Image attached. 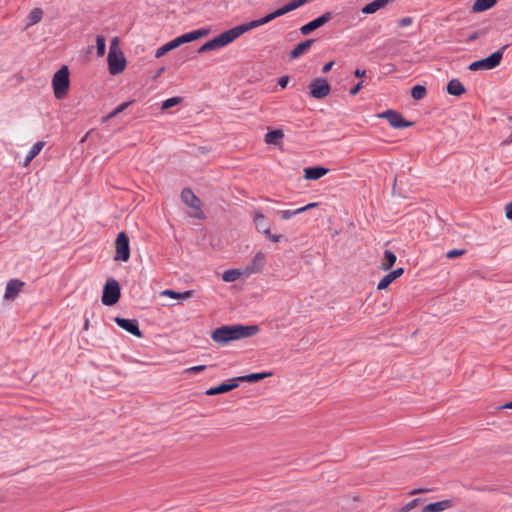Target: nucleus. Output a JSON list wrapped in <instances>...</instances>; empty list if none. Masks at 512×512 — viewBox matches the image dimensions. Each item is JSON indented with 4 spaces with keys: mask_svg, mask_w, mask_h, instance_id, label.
Wrapping results in <instances>:
<instances>
[{
    "mask_svg": "<svg viewBox=\"0 0 512 512\" xmlns=\"http://www.w3.org/2000/svg\"><path fill=\"white\" fill-rule=\"evenodd\" d=\"M366 74V71L365 70H361V69H356L354 71V75L355 77H358V78H361V77H364Z\"/></svg>",
    "mask_w": 512,
    "mask_h": 512,
    "instance_id": "53",
    "label": "nucleus"
},
{
    "mask_svg": "<svg viewBox=\"0 0 512 512\" xmlns=\"http://www.w3.org/2000/svg\"><path fill=\"white\" fill-rule=\"evenodd\" d=\"M181 101H182L181 97L168 98V99H166L165 101L162 102L161 108L163 110L169 109V108H171L173 106L178 105Z\"/></svg>",
    "mask_w": 512,
    "mask_h": 512,
    "instance_id": "35",
    "label": "nucleus"
},
{
    "mask_svg": "<svg viewBox=\"0 0 512 512\" xmlns=\"http://www.w3.org/2000/svg\"><path fill=\"white\" fill-rule=\"evenodd\" d=\"M164 69L161 68L160 70H158V74H160Z\"/></svg>",
    "mask_w": 512,
    "mask_h": 512,
    "instance_id": "59",
    "label": "nucleus"
},
{
    "mask_svg": "<svg viewBox=\"0 0 512 512\" xmlns=\"http://www.w3.org/2000/svg\"><path fill=\"white\" fill-rule=\"evenodd\" d=\"M256 228L259 232L263 233L264 235L265 234H268L269 233V225L266 223V221L264 220V222H261V223H258L256 225Z\"/></svg>",
    "mask_w": 512,
    "mask_h": 512,
    "instance_id": "41",
    "label": "nucleus"
},
{
    "mask_svg": "<svg viewBox=\"0 0 512 512\" xmlns=\"http://www.w3.org/2000/svg\"><path fill=\"white\" fill-rule=\"evenodd\" d=\"M452 506L450 500H442L434 503L427 504L420 512H442Z\"/></svg>",
    "mask_w": 512,
    "mask_h": 512,
    "instance_id": "18",
    "label": "nucleus"
},
{
    "mask_svg": "<svg viewBox=\"0 0 512 512\" xmlns=\"http://www.w3.org/2000/svg\"><path fill=\"white\" fill-rule=\"evenodd\" d=\"M173 40L176 42L177 47L181 46L182 44L194 41L192 32L182 34V35L174 38Z\"/></svg>",
    "mask_w": 512,
    "mask_h": 512,
    "instance_id": "34",
    "label": "nucleus"
},
{
    "mask_svg": "<svg viewBox=\"0 0 512 512\" xmlns=\"http://www.w3.org/2000/svg\"><path fill=\"white\" fill-rule=\"evenodd\" d=\"M115 322L119 327L129 332L130 334L141 338L142 332L139 329L138 321L136 319H126L121 317H116Z\"/></svg>",
    "mask_w": 512,
    "mask_h": 512,
    "instance_id": "14",
    "label": "nucleus"
},
{
    "mask_svg": "<svg viewBox=\"0 0 512 512\" xmlns=\"http://www.w3.org/2000/svg\"><path fill=\"white\" fill-rule=\"evenodd\" d=\"M70 86L69 70L67 66H62L52 78V87L56 99H63L68 93Z\"/></svg>",
    "mask_w": 512,
    "mask_h": 512,
    "instance_id": "3",
    "label": "nucleus"
},
{
    "mask_svg": "<svg viewBox=\"0 0 512 512\" xmlns=\"http://www.w3.org/2000/svg\"><path fill=\"white\" fill-rule=\"evenodd\" d=\"M403 272H404L403 268H398V269H395V270H393V271H391L389 273L392 275L393 279L395 280L398 277H400L403 274Z\"/></svg>",
    "mask_w": 512,
    "mask_h": 512,
    "instance_id": "50",
    "label": "nucleus"
},
{
    "mask_svg": "<svg viewBox=\"0 0 512 512\" xmlns=\"http://www.w3.org/2000/svg\"><path fill=\"white\" fill-rule=\"evenodd\" d=\"M88 325H89V321H88V320H86V321H85V324H84V328H85V329H88Z\"/></svg>",
    "mask_w": 512,
    "mask_h": 512,
    "instance_id": "58",
    "label": "nucleus"
},
{
    "mask_svg": "<svg viewBox=\"0 0 512 512\" xmlns=\"http://www.w3.org/2000/svg\"><path fill=\"white\" fill-rule=\"evenodd\" d=\"M300 213H301L300 208H297L295 210H280V211H277V214L280 215V217L283 220H288L291 217H293V216H295L297 214H300Z\"/></svg>",
    "mask_w": 512,
    "mask_h": 512,
    "instance_id": "37",
    "label": "nucleus"
},
{
    "mask_svg": "<svg viewBox=\"0 0 512 512\" xmlns=\"http://www.w3.org/2000/svg\"><path fill=\"white\" fill-rule=\"evenodd\" d=\"M317 205H318V204H317V203H315V202H313V203H309V204H307V205H305V206H303V207H300V211H301V213H302V212H305V211H307V210H309V209H312V208L316 207Z\"/></svg>",
    "mask_w": 512,
    "mask_h": 512,
    "instance_id": "51",
    "label": "nucleus"
},
{
    "mask_svg": "<svg viewBox=\"0 0 512 512\" xmlns=\"http://www.w3.org/2000/svg\"><path fill=\"white\" fill-rule=\"evenodd\" d=\"M507 48V45H504L500 50L492 53L490 56L477 60L472 62L469 65V69L471 71H478V70H491L495 67H497L502 58H503V51Z\"/></svg>",
    "mask_w": 512,
    "mask_h": 512,
    "instance_id": "5",
    "label": "nucleus"
},
{
    "mask_svg": "<svg viewBox=\"0 0 512 512\" xmlns=\"http://www.w3.org/2000/svg\"><path fill=\"white\" fill-rule=\"evenodd\" d=\"M426 95V87L423 85H415L411 90V96L415 100H421Z\"/></svg>",
    "mask_w": 512,
    "mask_h": 512,
    "instance_id": "32",
    "label": "nucleus"
},
{
    "mask_svg": "<svg viewBox=\"0 0 512 512\" xmlns=\"http://www.w3.org/2000/svg\"><path fill=\"white\" fill-rule=\"evenodd\" d=\"M258 331L257 325H225L216 328L211 337L214 342L226 345L234 340L251 337L257 334Z\"/></svg>",
    "mask_w": 512,
    "mask_h": 512,
    "instance_id": "1",
    "label": "nucleus"
},
{
    "mask_svg": "<svg viewBox=\"0 0 512 512\" xmlns=\"http://www.w3.org/2000/svg\"><path fill=\"white\" fill-rule=\"evenodd\" d=\"M191 32H192L193 40L195 41L199 38L207 36L210 33V29L209 28H200L197 30H193Z\"/></svg>",
    "mask_w": 512,
    "mask_h": 512,
    "instance_id": "38",
    "label": "nucleus"
},
{
    "mask_svg": "<svg viewBox=\"0 0 512 512\" xmlns=\"http://www.w3.org/2000/svg\"><path fill=\"white\" fill-rule=\"evenodd\" d=\"M396 259L397 257L392 251L385 250L384 257L381 263V268L385 271L389 270L395 264Z\"/></svg>",
    "mask_w": 512,
    "mask_h": 512,
    "instance_id": "27",
    "label": "nucleus"
},
{
    "mask_svg": "<svg viewBox=\"0 0 512 512\" xmlns=\"http://www.w3.org/2000/svg\"><path fill=\"white\" fill-rule=\"evenodd\" d=\"M288 82H289V77L288 76H282L278 80V85L281 88H285L288 85Z\"/></svg>",
    "mask_w": 512,
    "mask_h": 512,
    "instance_id": "47",
    "label": "nucleus"
},
{
    "mask_svg": "<svg viewBox=\"0 0 512 512\" xmlns=\"http://www.w3.org/2000/svg\"><path fill=\"white\" fill-rule=\"evenodd\" d=\"M423 490H413L410 492L411 495H414V494H417V493H420L422 492Z\"/></svg>",
    "mask_w": 512,
    "mask_h": 512,
    "instance_id": "57",
    "label": "nucleus"
},
{
    "mask_svg": "<svg viewBox=\"0 0 512 512\" xmlns=\"http://www.w3.org/2000/svg\"><path fill=\"white\" fill-rule=\"evenodd\" d=\"M119 298V283L113 278L108 279L103 289L102 303L106 306H112L118 302Z\"/></svg>",
    "mask_w": 512,
    "mask_h": 512,
    "instance_id": "6",
    "label": "nucleus"
},
{
    "mask_svg": "<svg viewBox=\"0 0 512 512\" xmlns=\"http://www.w3.org/2000/svg\"><path fill=\"white\" fill-rule=\"evenodd\" d=\"M96 48H97V55L103 56L106 51V39L103 35H97L96 37Z\"/></svg>",
    "mask_w": 512,
    "mask_h": 512,
    "instance_id": "33",
    "label": "nucleus"
},
{
    "mask_svg": "<svg viewBox=\"0 0 512 512\" xmlns=\"http://www.w3.org/2000/svg\"><path fill=\"white\" fill-rule=\"evenodd\" d=\"M499 409H512V401L500 406Z\"/></svg>",
    "mask_w": 512,
    "mask_h": 512,
    "instance_id": "55",
    "label": "nucleus"
},
{
    "mask_svg": "<svg viewBox=\"0 0 512 512\" xmlns=\"http://www.w3.org/2000/svg\"><path fill=\"white\" fill-rule=\"evenodd\" d=\"M272 20H273L272 15L269 13L265 17H262L260 19L253 20V21H250L247 23H243L241 25H238V27L241 31V34L243 35L244 33L248 32L254 28H257L259 26H262L264 24H267L268 22H270Z\"/></svg>",
    "mask_w": 512,
    "mask_h": 512,
    "instance_id": "16",
    "label": "nucleus"
},
{
    "mask_svg": "<svg viewBox=\"0 0 512 512\" xmlns=\"http://www.w3.org/2000/svg\"><path fill=\"white\" fill-rule=\"evenodd\" d=\"M413 22V19L411 17H404V18H401L400 20H398V25L400 27H407L409 25H411Z\"/></svg>",
    "mask_w": 512,
    "mask_h": 512,
    "instance_id": "43",
    "label": "nucleus"
},
{
    "mask_svg": "<svg viewBox=\"0 0 512 512\" xmlns=\"http://www.w3.org/2000/svg\"><path fill=\"white\" fill-rule=\"evenodd\" d=\"M264 220H265V217L262 213H260V212L255 213V216H254L255 225H257L258 223L264 222Z\"/></svg>",
    "mask_w": 512,
    "mask_h": 512,
    "instance_id": "49",
    "label": "nucleus"
},
{
    "mask_svg": "<svg viewBox=\"0 0 512 512\" xmlns=\"http://www.w3.org/2000/svg\"><path fill=\"white\" fill-rule=\"evenodd\" d=\"M315 42L314 39H307L299 44H297L290 52V59H297L304 53H306Z\"/></svg>",
    "mask_w": 512,
    "mask_h": 512,
    "instance_id": "17",
    "label": "nucleus"
},
{
    "mask_svg": "<svg viewBox=\"0 0 512 512\" xmlns=\"http://www.w3.org/2000/svg\"><path fill=\"white\" fill-rule=\"evenodd\" d=\"M182 201L189 207L195 210L193 217L197 219L204 218V212L201 209L200 199L189 188H185L181 192Z\"/></svg>",
    "mask_w": 512,
    "mask_h": 512,
    "instance_id": "9",
    "label": "nucleus"
},
{
    "mask_svg": "<svg viewBox=\"0 0 512 512\" xmlns=\"http://www.w3.org/2000/svg\"><path fill=\"white\" fill-rule=\"evenodd\" d=\"M244 271H240L239 269H229L224 271L222 274V279L225 282H234L238 280L242 275Z\"/></svg>",
    "mask_w": 512,
    "mask_h": 512,
    "instance_id": "28",
    "label": "nucleus"
},
{
    "mask_svg": "<svg viewBox=\"0 0 512 512\" xmlns=\"http://www.w3.org/2000/svg\"><path fill=\"white\" fill-rule=\"evenodd\" d=\"M333 65H334V62H333V61L326 63V64L323 66V68H322V72H323V73H327V72H329V71L331 70V68L333 67Z\"/></svg>",
    "mask_w": 512,
    "mask_h": 512,
    "instance_id": "52",
    "label": "nucleus"
},
{
    "mask_svg": "<svg viewBox=\"0 0 512 512\" xmlns=\"http://www.w3.org/2000/svg\"><path fill=\"white\" fill-rule=\"evenodd\" d=\"M237 387H238L237 380H235V378H232V379H229L225 383H222L218 386L209 388L208 390H206L205 394L208 396H213V395L229 392Z\"/></svg>",
    "mask_w": 512,
    "mask_h": 512,
    "instance_id": "15",
    "label": "nucleus"
},
{
    "mask_svg": "<svg viewBox=\"0 0 512 512\" xmlns=\"http://www.w3.org/2000/svg\"><path fill=\"white\" fill-rule=\"evenodd\" d=\"M331 18H332V14L330 12H326L323 15H321L320 17H318V18L310 21L309 23L303 25L300 28V32L303 35H308L312 31H314V30L320 28L321 26H323L324 24H326Z\"/></svg>",
    "mask_w": 512,
    "mask_h": 512,
    "instance_id": "13",
    "label": "nucleus"
},
{
    "mask_svg": "<svg viewBox=\"0 0 512 512\" xmlns=\"http://www.w3.org/2000/svg\"><path fill=\"white\" fill-rule=\"evenodd\" d=\"M465 253V250L463 249H453L447 252L446 257L449 259L462 256Z\"/></svg>",
    "mask_w": 512,
    "mask_h": 512,
    "instance_id": "40",
    "label": "nucleus"
},
{
    "mask_svg": "<svg viewBox=\"0 0 512 512\" xmlns=\"http://www.w3.org/2000/svg\"><path fill=\"white\" fill-rule=\"evenodd\" d=\"M447 92L454 96H460L466 92V89L458 79H452L447 84Z\"/></svg>",
    "mask_w": 512,
    "mask_h": 512,
    "instance_id": "22",
    "label": "nucleus"
},
{
    "mask_svg": "<svg viewBox=\"0 0 512 512\" xmlns=\"http://www.w3.org/2000/svg\"><path fill=\"white\" fill-rule=\"evenodd\" d=\"M284 137V133L280 129L272 130L266 133L265 135V142L267 144L271 145H278L280 144L281 140Z\"/></svg>",
    "mask_w": 512,
    "mask_h": 512,
    "instance_id": "23",
    "label": "nucleus"
},
{
    "mask_svg": "<svg viewBox=\"0 0 512 512\" xmlns=\"http://www.w3.org/2000/svg\"><path fill=\"white\" fill-rule=\"evenodd\" d=\"M115 261L127 262L130 258L129 238L125 232H119L115 241Z\"/></svg>",
    "mask_w": 512,
    "mask_h": 512,
    "instance_id": "7",
    "label": "nucleus"
},
{
    "mask_svg": "<svg viewBox=\"0 0 512 512\" xmlns=\"http://www.w3.org/2000/svg\"><path fill=\"white\" fill-rule=\"evenodd\" d=\"M497 0H475L472 8L474 12H483L492 8Z\"/></svg>",
    "mask_w": 512,
    "mask_h": 512,
    "instance_id": "26",
    "label": "nucleus"
},
{
    "mask_svg": "<svg viewBox=\"0 0 512 512\" xmlns=\"http://www.w3.org/2000/svg\"><path fill=\"white\" fill-rule=\"evenodd\" d=\"M44 146H45L44 141L36 142L31 147L30 151L28 152V154L25 158V161H24V166H28L30 164V162L41 152V150L43 149Z\"/></svg>",
    "mask_w": 512,
    "mask_h": 512,
    "instance_id": "24",
    "label": "nucleus"
},
{
    "mask_svg": "<svg viewBox=\"0 0 512 512\" xmlns=\"http://www.w3.org/2000/svg\"><path fill=\"white\" fill-rule=\"evenodd\" d=\"M505 215L507 219H512V201L506 204Z\"/></svg>",
    "mask_w": 512,
    "mask_h": 512,
    "instance_id": "46",
    "label": "nucleus"
},
{
    "mask_svg": "<svg viewBox=\"0 0 512 512\" xmlns=\"http://www.w3.org/2000/svg\"><path fill=\"white\" fill-rule=\"evenodd\" d=\"M42 16H43V11L40 8H34L33 10H31V12L28 15V25L27 26H32V25L37 24L38 22L41 21Z\"/></svg>",
    "mask_w": 512,
    "mask_h": 512,
    "instance_id": "30",
    "label": "nucleus"
},
{
    "mask_svg": "<svg viewBox=\"0 0 512 512\" xmlns=\"http://www.w3.org/2000/svg\"><path fill=\"white\" fill-rule=\"evenodd\" d=\"M362 87H363V82L361 81V82L357 83L353 88H351L350 94L352 96H355L362 89Z\"/></svg>",
    "mask_w": 512,
    "mask_h": 512,
    "instance_id": "45",
    "label": "nucleus"
},
{
    "mask_svg": "<svg viewBox=\"0 0 512 512\" xmlns=\"http://www.w3.org/2000/svg\"><path fill=\"white\" fill-rule=\"evenodd\" d=\"M271 375H272L271 372L252 373V374H247V375H244V376L236 377L235 380H237L238 384H239V382H250V383H253V382H257V381H260L262 379H265L267 377H270Z\"/></svg>",
    "mask_w": 512,
    "mask_h": 512,
    "instance_id": "20",
    "label": "nucleus"
},
{
    "mask_svg": "<svg viewBox=\"0 0 512 512\" xmlns=\"http://www.w3.org/2000/svg\"><path fill=\"white\" fill-rule=\"evenodd\" d=\"M116 115H118V113H116V110L114 109L113 111H111V112L107 115V119H112V118H114Z\"/></svg>",
    "mask_w": 512,
    "mask_h": 512,
    "instance_id": "56",
    "label": "nucleus"
},
{
    "mask_svg": "<svg viewBox=\"0 0 512 512\" xmlns=\"http://www.w3.org/2000/svg\"><path fill=\"white\" fill-rule=\"evenodd\" d=\"M312 98L323 99L330 94L331 86L325 78L317 77L308 85Z\"/></svg>",
    "mask_w": 512,
    "mask_h": 512,
    "instance_id": "8",
    "label": "nucleus"
},
{
    "mask_svg": "<svg viewBox=\"0 0 512 512\" xmlns=\"http://www.w3.org/2000/svg\"><path fill=\"white\" fill-rule=\"evenodd\" d=\"M24 286L25 282L21 281L20 279H10L6 284L5 293L3 296L4 300H14L17 298Z\"/></svg>",
    "mask_w": 512,
    "mask_h": 512,
    "instance_id": "12",
    "label": "nucleus"
},
{
    "mask_svg": "<svg viewBox=\"0 0 512 512\" xmlns=\"http://www.w3.org/2000/svg\"><path fill=\"white\" fill-rule=\"evenodd\" d=\"M270 14L272 15V19L273 20L276 19L277 17L281 16L280 11L278 9L273 11V12H271Z\"/></svg>",
    "mask_w": 512,
    "mask_h": 512,
    "instance_id": "54",
    "label": "nucleus"
},
{
    "mask_svg": "<svg viewBox=\"0 0 512 512\" xmlns=\"http://www.w3.org/2000/svg\"><path fill=\"white\" fill-rule=\"evenodd\" d=\"M419 499H413L411 500L410 502H408L407 504H405L400 510L399 512H409L410 510L414 509L418 503H419Z\"/></svg>",
    "mask_w": 512,
    "mask_h": 512,
    "instance_id": "39",
    "label": "nucleus"
},
{
    "mask_svg": "<svg viewBox=\"0 0 512 512\" xmlns=\"http://www.w3.org/2000/svg\"><path fill=\"white\" fill-rule=\"evenodd\" d=\"M130 104H131V102H130V101H128V102H124V103L120 104L119 106H117V107L115 108L116 113H118V114H119V113L123 112V111H124V110H125V109L130 105Z\"/></svg>",
    "mask_w": 512,
    "mask_h": 512,
    "instance_id": "48",
    "label": "nucleus"
},
{
    "mask_svg": "<svg viewBox=\"0 0 512 512\" xmlns=\"http://www.w3.org/2000/svg\"><path fill=\"white\" fill-rule=\"evenodd\" d=\"M392 0H374L362 8V13L364 14H373L379 9L385 7Z\"/></svg>",
    "mask_w": 512,
    "mask_h": 512,
    "instance_id": "21",
    "label": "nucleus"
},
{
    "mask_svg": "<svg viewBox=\"0 0 512 512\" xmlns=\"http://www.w3.org/2000/svg\"><path fill=\"white\" fill-rule=\"evenodd\" d=\"M206 368L205 365H198V366H193V367H189L185 370V372L187 373H198V372H202L204 371Z\"/></svg>",
    "mask_w": 512,
    "mask_h": 512,
    "instance_id": "42",
    "label": "nucleus"
},
{
    "mask_svg": "<svg viewBox=\"0 0 512 512\" xmlns=\"http://www.w3.org/2000/svg\"><path fill=\"white\" fill-rule=\"evenodd\" d=\"M329 172L324 167H309L304 170V177L307 180H318Z\"/></svg>",
    "mask_w": 512,
    "mask_h": 512,
    "instance_id": "19",
    "label": "nucleus"
},
{
    "mask_svg": "<svg viewBox=\"0 0 512 512\" xmlns=\"http://www.w3.org/2000/svg\"><path fill=\"white\" fill-rule=\"evenodd\" d=\"M309 1L310 0H292L289 3H287L286 5H284L283 7L279 8L278 10L280 11V14L282 16L288 12H291V11L305 5Z\"/></svg>",
    "mask_w": 512,
    "mask_h": 512,
    "instance_id": "25",
    "label": "nucleus"
},
{
    "mask_svg": "<svg viewBox=\"0 0 512 512\" xmlns=\"http://www.w3.org/2000/svg\"><path fill=\"white\" fill-rule=\"evenodd\" d=\"M380 117L387 119L389 124L396 129L406 128L412 125V123L405 120L400 113L393 110L383 112L380 114Z\"/></svg>",
    "mask_w": 512,
    "mask_h": 512,
    "instance_id": "10",
    "label": "nucleus"
},
{
    "mask_svg": "<svg viewBox=\"0 0 512 512\" xmlns=\"http://www.w3.org/2000/svg\"><path fill=\"white\" fill-rule=\"evenodd\" d=\"M118 43V39L114 38L112 40L110 50L108 53V68L111 75H117L124 71L126 67V60L122 52L116 51V46Z\"/></svg>",
    "mask_w": 512,
    "mask_h": 512,
    "instance_id": "4",
    "label": "nucleus"
},
{
    "mask_svg": "<svg viewBox=\"0 0 512 512\" xmlns=\"http://www.w3.org/2000/svg\"><path fill=\"white\" fill-rule=\"evenodd\" d=\"M394 281L390 273L386 274L378 283L377 289L384 290Z\"/></svg>",
    "mask_w": 512,
    "mask_h": 512,
    "instance_id": "36",
    "label": "nucleus"
},
{
    "mask_svg": "<svg viewBox=\"0 0 512 512\" xmlns=\"http://www.w3.org/2000/svg\"><path fill=\"white\" fill-rule=\"evenodd\" d=\"M265 236L268 239H270L272 242H274V243H277V242H279L282 239V235H280V234H272L270 230H269L268 234H265Z\"/></svg>",
    "mask_w": 512,
    "mask_h": 512,
    "instance_id": "44",
    "label": "nucleus"
},
{
    "mask_svg": "<svg viewBox=\"0 0 512 512\" xmlns=\"http://www.w3.org/2000/svg\"><path fill=\"white\" fill-rule=\"evenodd\" d=\"M161 295L167 296L172 299H188L192 296V291H185V292L179 293L174 290L167 289V290L162 291Z\"/></svg>",
    "mask_w": 512,
    "mask_h": 512,
    "instance_id": "29",
    "label": "nucleus"
},
{
    "mask_svg": "<svg viewBox=\"0 0 512 512\" xmlns=\"http://www.w3.org/2000/svg\"><path fill=\"white\" fill-rule=\"evenodd\" d=\"M266 264V256L263 252H257L250 263L245 267L244 273L246 275H251L254 273H259L263 270Z\"/></svg>",
    "mask_w": 512,
    "mask_h": 512,
    "instance_id": "11",
    "label": "nucleus"
},
{
    "mask_svg": "<svg viewBox=\"0 0 512 512\" xmlns=\"http://www.w3.org/2000/svg\"><path fill=\"white\" fill-rule=\"evenodd\" d=\"M241 31L238 26H235L227 31L222 32L218 36L214 37L213 39L207 41L204 43L199 49L198 53H206L208 51L217 50L220 48H223L233 41H235L237 38L241 36Z\"/></svg>",
    "mask_w": 512,
    "mask_h": 512,
    "instance_id": "2",
    "label": "nucleus"
},
{
    "mask_svg": "<svg viewBox=\"0 0 512 512\" xmlns=\"http://www.w3.org/2000/svg\"><path fill=\"white\" fill-rule=\"evenodd\" d=\"M176 48H178L176 45V42L174 40H171L156 50L155 57L160 58V57L164 56L166 53H168L169 51L176 49Z\"/></svg>",
    "mask_w": 512,
    "mask_h": 512,
    "instance_id": "31",
    "label": "nucleus"
}]
</instances>
